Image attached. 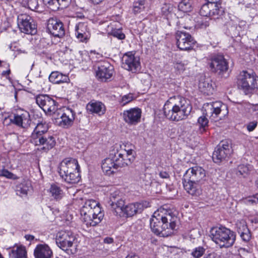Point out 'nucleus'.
Masks as SVG:
<instances>
[{
    "label": "nucleus",
    "mask_w": 258,
    "mask_h": 258,
    "mask_svg": "<svg viewBox=\"0 0 258 258\" xmlns=\"http://www.w3.org/2000/svg\"><path fill=\"white\" fill-rule=\"evenodd\" d=\"M205 251V249L204 247L199 246L193 250L191 254L195 258H200L204 254Z\"/></svg>",
    "instance_id": "c03bdc74"
},
{
    "label": "nucleus",
    "mask_w": 258,
    "mask_h": 258,
    "mask_svg": "<svg viewBox=\"0 0 258 258\" xmlns=\"http://www.w3.org/2000/svg\"><path fill=\"white\" fill-rule=\"evenodd\" d=\"M257 125V122L256 121H252L248 122L246 125L247 131L249 132H252L254 130Z\"/></svg>",
    "instance_id": "864d4df0"
},
{
    "label": "nucleus",
    "mask_w": 258,
    "mask_h": 258,
    "mask_svg": "<svg viewBox=\"0 0 258 258\" xmlns=\"http://www.w3.org/2000/svg\"><path fill=\"white\" fill-rule=\"evenodd\" d=\"M211 254H208L207 255H205L203 258H211Z\"/></svg>",
    "instance_id": "774afa93"
},
{
    "label": "nucleus",
    "mask_w": 258,
    "mask_h": 258,
    "mask_svg": "<svg viewBox=\"0 0 258 258\" xmlns=\"http://www.w3.org/2000/svg\"><path fill=\"white\" fill-rule=\"evenodd\" d=\"M81 215L84 223L87 227L96 226L104 217L99 203L93 200L85 202L81 210Z\"/></svg>",
    "instance_id": "7ed1b4c3"
},
{
    "label": "nucleus",
    "mask_w": 258,
    "mask_h": 258,
    "mask_svg": "<svg viewBox=\"0 0 258 258\" xmlns=\"http://www.w3.org/2000/svg\"><path fill=\"white\" fill-rule=\"evenodd\" d=\"M212 72L222 74L228 69V62L223 55L216 54L211 57L209 62Z\"/></svg>",
    "instance_id": "9b49d317"
},
{
    "label": "nucleus",
    "mask_w": 258,
    "mask_h": 258,
    "mask_svg": "<svg viewBox=\"0 0 258 258\" xmlns=\"http://www.w3.org/2000/svg\"><path fill=\"white\" fill-rule=\"evenodd\" d=\"M36 102L45 112L55 115L57 109V103L47 95H40L36 97Z\"/></svg>",
    "instance_id": "1a4fd4ad"
},
{
    "label": "nucleus",
    "mask_w": 258,
    "mask_h": 258,
    "mask_svg": "<svg viewBox=\"0 0 258 258\" xmlns=\"http://www.w3.org/2000/svg\"><path fill=\"white\" fill-rule=\"evenodd\" d=\"M87 110L92 114H96L101 116L105 113L106 106L104 103L99 101L92 100L86 106Z\"/></svg>",
    "instance_id": "393cba45"
},
{
    "label": "nucleus",
    "mask_w": 258,
    "mask_h": 258,
    "mask_svg": "<svg viewBox=\"0 0 258 258\" xmlns=\"http://www.w3.org/2000/svg\"><path fill=\"white\" fill-rule=\"evenodd\" d=\"M231 146L226 142H221L213 154V161L217 164L226 160L232 153Z\"/></svg>",
    "instance_id": "9d476101"
},
{
    "label": "nucleus",
    "mask_w": 258,
    "mask_h": 258,
    "mask_svg": "<svg viewBox=\"0 0 258 258\" xmlns=\"http://www.w3.org/2000/svg\"><path fill=\"white\" fill-rule=\"evenodd\" d=\"M75 35L80 41L87 42L90 36L87 24L85 23L77 24L75 27Z\"/></svg>",
    "instance_id": "b1692460"
},
{
    "label": "nucleus",
    "mask_w": 258,
    "mask_h": 258,
    "mask_svg": "<svg viewBox=\"0 0 258 258\" xmlns=\"http://www.w3.org/2000/svg\"><path fill=\"white\" fill-rule=\"evenodd\" d=\"M123 154L128 159L129 162L133 163L135 159L136 152L132 149H124Z\"/></svg>",
    "instance_id": "37998d69"
},
{
    "label": "nucleus",
    "mask_w": 258,
    "mask_h": 258,
    "mask_svg": "<svg viewBox=\"0 0 258 258\" xmlns=\"http://www.w3.org/2000/svg\"><path fill=\"white\" fill-rule=\"evenodd\" d=\"M10 258H27L25 247L21 245H15L9 249Z\"/></svg>",
    "instance_id": "473e14b6"
},
{
    "label": "nucleus",
    "mask_w": 258,
    "mask_h": 258,
    "mask_svg": "<svg viewBox=\"0 0 258 258\" xmlns=\"http://www.w3.org/2000/svg\"><path fill=\"white\" fill-rule=\"evenodd\" d=\"M47 28L49 32L54 37L61 38L64 35L63 24L60 21L51 18L48 21Z\"/></svg>",
    "instance_id": "aec40b11"
},
{
    "label": "nucleus",
    "mask_w": 258,
    "mask_h": 258,
    "mask_svg": "<svg viewBox=\"0 0 258 258\" xmlns=\"http://www.w3.org/2000/svg\"><path fill=\"white\" fill-rule=\"evenodd\" d=\"M174 9L171 4H165L161 8V12L164 15L168 16L173 12Z\"/></svg>",
    "instance_id": "a18cd8bd"
},
{
    "label": "nucleus",
    "mask_w": 258,
    "mask_h": 258,
    "mask_svg": "<svg viewBox=\"0 0 258 258\" xmlns=\"http://www.w3.org/2000/svg\"><path fill=\"white\" fill-rule=\"evenodd\" d=\"M176 39L177 47L183 50L191 49L196 42L189 33L184 31H177Z\"/></svg>",
    "instance_id": "4468645a"
},
{
    "label": "nucleus",
    "mask_w": 258,
    "mask_h": 258,
    "mask_svg": "<svg viewBox=\"0 0 258 258\" xmlns=\"http://www.w3.org/2000/svg\"><path fill=\"white\" fill-rule=\"evenodd\" d=\"M222 106L223 104L220 101L206 103L203 106V114L212 120L216 121L221 112Z\"/></svg>",
    "instance_id": "f3484780"
},
{
    "label": "nucleus",
    "mask_w": 258,
    "mask_h": 258,
    "mask_svg": "<svg viewBox=\"0 0 258 258\" xmlns=\"http://www.w3.org/2000/svg\"><path fill=\"white\" fill-rule=\"evenodd\" d=\"M238 108H241V109H243V110H245V111L246 112H250L251 111V108L252 107H249V108H243L242 107H241V106H240L239 107H238Z\"/></svg>",
    "instance_id": "0e129e2a"
},
{
    "label": "nucleus",
    "mask_w": 258,
    "mask_h": 258,
    "mask_svg": "<svg viewBox=\"0 0 258 258\" xmlns=\"http://www.w3.org/2000/svg\"><path fill=\"white\" fill-rule=\"evenodd\" d=\"M207 116L204 114L200 116L198 120V124L199 125L200 131L202 133L205 132L208 126L209 120Z\"/></svg>",
    "instance_id": "a19ab883"
},
{
    "label": "nucleus",
    "mask_w": 258,
    "mask_h": 258,
    "mask_svg": "<svg viewBox=\"0 0 258 258\" xmlns=\"http://www.w3.org/2000/svg\"><path fill=\"white\" fill-rule=\"evenodd\" d=\"M224 12L221 7L214 2H208L203 5L200 11V14L204 17L218 18Z\"/></svg>",
    "instance_id": "dca6fc26"
},
{
    "label": "nucleus",
    "mask_w": 258,
    "mask_h": 258,
    "mask_svg": "<svg viewBox=\"0 0 258 258\" xmlns=\"http://www.w3.org/2000/svg\"><path fill=\"white\" fill-rule=\"evenodd\" d=\"M143 209V206L142 204L136 203H132L126 205L125 207L123 206L122 211L119 215L124 213L128 217H132L138 212H141Z\"/></svg>",
    "instance_id": "c756f323"
},
{
    "label": "nucleus",
    "mask_w": 258,
    "mask_h": 258,
    "mask_svg": "<svg viewBox=\"0 0 258 258\" xmlns=\"http://www.w3.org/2000/svg\"><path fill=\"white\" fill-rule=\"evenodd\" d=\"M182 183L185 190L190 195L199 197L202 194L201 185L204 183L184 180L183 178Z\"/></svg>",
    "instance_id": "4be33fe9"
},
{
    "label": "nucleus",
    "mask_w": 258,
    "mask_h": 258,
    "mask_svg": "<svg viewBox=\"0 0 258 258\" xmlns=\"http://www.w3.org/2000/svg\"><path fill=\"white\" fill-rule=\"evenodd\" d=\"M241 203L248 206L256 205L255 200L254 199L253 196L241 200Z\"/></svg>",
    "instance_id": "09e8293b"
},
{
    "label": "nucleus",
    "mask_w": 258,
    "mask_h": 258,
    "mask_svg": "<svg viewBox=\"0 0 258 258\" xmlns=\"http://www.w3.org/2000/svg\"><path fill=\"white\" fill-rule=\"evenodd\" d=\"M89 2L94 5H98L101 3L104 0H88Z\"/></svg>",
    "instance_id": "13d9d810"
},
{
    "label": "nucleus",
    "mask_w": 258,
    "mask_h": 258,
    "mask_svg": "<svg viewBox=\"0 0 258 258\" xmlns=\"http://www.w3.org/2000/svg\"><path fill=\"white\" fill-rule=\"evenodd\" d=\"M178 10L184 13L190 12L192 9L190 0H182L178 4Z\"/></svg>",
    "instance_id": "ea45409f"
},
{
    "label": "nucleus",
    "mask_w": 258,
    "mask_h": 258,
    "mask_svg": "<svg viewBox=\"0 0 258 258\" xmlns=\"http://www.w3.org/2000/svg\"><path fill=\"white\" fill-rule=\"evenodd\" d=\"M133 99V96L132 94H129L123 96L121 99V103L122 105H125L127 103L132 101Z\"/></svg>",
    "instance_id": "3c124183"
},
{
    "label": "nucleus",
    "mask_w": 258,
    "mask_h": 258,
    "mask_svg": "<svg viewBox=\"0 0 258 258\" xmlns=\"http://www.w3.org/2000/svg\"><path fill=\"white\" fill-rule=\"evenodd\" d=\"M159 176L163 179H168L170 177L169 174L164 171H161L159 173Z\"/></svg>",
    "instance_id": "4d7b16f0"
},
{
    "label": "nucleus",
    "mask_w": 258,
    "mask_h": 258,
    "mask_svg": "<svg viewBox=\"0 0 258 258\" xmlns=\"http://www.w3.org/2000/svg\"><path fill=\"white\" fill-rule=\"evenodd\" d=\"M249 170V167L247 165H240L237 167V172L236 173L238 175H243L247 174Z\"/></svg>",
    "instance_id": "49530a36"
},
{
    "label": "nucleus",
    "mask_w": 258,
    "mask_h": 258,
    "mask_svg": "<svg viewBox=\"0 0 258 258\" xmlns=\"http://www.w3.org/2000/svg\"><path fill=\"white\" fill-rule=\"evenodd\" d=\"M11 121L16 125L23 128L27 127L31 122L30 115L27 111H24L20 114H15L14 118L11 119Z\"/></svg>",
    "instance_id": "a878e982"
},
{
    "label": "nucleus",
    "mask_w": 258,
    "mask_h": 258,
    "mask_svg": "<svg viewBox=\"0 0 258 258\" xmlns=\"http://www.w3.org/2000/svg\"><path fill=\"white\" fill-rule=\"evenodd\" d=\"M111 157H112L115 163L116 168L119 167H123L130 165L132 163L129 162L128 159L124 160L123 157H125V154L119 152L118 151H112L111 153Z\"/></svg>",
    "instance_id": "7c9ffc66"
},
{
    "label": "nucleus",
    "mask_w": 258,
    "mask_h": 258,
    "mask_svg": "<svg viewBox=\"0 0 258 258\" xmlns=\"http://www.w3.org/2000/svg\"><path fill=\"white\" fill-rule=\"evenodd\" d=\"M126 258H139V256L134 253L128 254Z\"/></svg>",
    "instance_id": "680f3d73"
},
{
    "label": "nucleus",
    "mask_w": 258,
    "mask_h": 258,
    "mask_svg": "<svg viewBox=\"0 0 258 258\" xmlns=\"http://www.w3.org/2000/svg\"><path fill=\"white\" fill-rule=\"evenodd\" d=\"M76 237L72 231L61 230L59 231L56 236V243L64 251L69 250L73 246Z\"/></svg>",
    "instance_id": "6e6552de"
},
{
    "label": "nucleus",
    "mask_w": 258,
    "mask_h": 258,
    "mask_svg": "<svg viewBox=\"0 0 258 258\" xmlns=\"http://www.w3.org/2000/svg\"><path fill=\"white\" fill-rule=\"evenodd\" d=\"M21 3L24 7L28 8L32 11H38L39 4L38 0H21Z\"/></svg>",
    "instance_id": "58836bf2"
},
{
    "label": "nucleus",
    "mask_w": 258,
    "mask_h": 258,
    "mask_svg": "<svg viewBox=\"0 0 258 258\" xmlns=\"http://www.w3.org/2000/svg\"><path fill=\"white\" fill-rule=\"evenodd\" d=\"M48 124L46 122H41L38 123L31 134L30 141L50 134L48 132Z\"/></svg>",
    "instance_id": "cd10ccee"
},
{
    "label": "nucleus",
    "mask_w": 258,
    "mask_h": 258,
    "mask_svg": "<svg viewBox=\"0 0 258 258\" xmlns=\"http://www.w3.org/2000/svg\"><path fill=\"white\" fill-rule=\"evenodd\" d=\"M104 241L106 243H111L113 242V239L110 237H106L104 239Z\"/></svg>",
    "instance_id": "e2e57ef3"
},
{
    "label": "nucleus",
    "mask_w": 258,
    "mask_h": 258,
    "mask_svg": "<svg viewBox=\"0 0 258 258\" xmlns=\"http://www.w3.org/2000/svg\"><path fill=\"white\" fill-rule=\"evenodd\" d=\"M59 173L61 177L69 183H78L80 179V166L77 160L66 158L60 163Z\"/></svg>",
    "instance_id": "20e7f679"
},
{
    "label": "nucleus",
    "mask_w": 258,
    "mask_h": 258,
    "mask_svg": "<svg viewBox=\"0 0 258 258\" xmlns=\"http://www.w3.org/2000/svg\"><path fill=\"white\" fill-rule=\"evenodd\" d=\"M212 81L209 78L202 77L201 78L199 84L200 91L204 94L210 95L213 94L214 87L212 86Z\"/></svg>",
    "instance_id": "c85d7f7f"
},
{
    "label": "nucleus",
    "mask_w": 258,
    "mask_h": 258,
    "mask_svg": "<svg viewBox=\"0 0 258 258\" xmlns=\"http://www.w3.org/2000/svg\"><path fill=\"white\" fill-rule=\"evenodd\" d=\"M57 122L59 126L67 128L71 126L74 122L76 115L75 112L68 107H63L58 109L55 112Z\"/></svg>",
    "instance_id": "0eeeda50"
},
{
    "label": "nucleus",
    "mask_w": 258,
    "mask_h": 258,
    "mask_svg": "<svg viewBox=\"0 0 258 258\" xmlns=\"http://www.w3.org/2000/svg\"><path fill=\"white\" fill-rule=\"evenodd\" d=\"M110 200L111 208L114 210L116 215L122 211L124 201L121 199V195L119 190H116L110 194Z\"/></svg>",
    "instance_id": "5701e85b"
},
{
    "label": "nucleus",
    "mask_w": 258,
    "mask_h": 258,
    "mask_svg": "<svg viewBox=\"0 0 258 258\" xmlns=\"http://www.w3.org/2000/svg\"><path fill=\"white\" fill-rule=\"evenodd\" d=\"M31 188V184L28 181H23L18 184L16 187V194L21 197L26 196L28 191Z\"/></svg>",
    "instance_id": "f704fd0d"
},
{
    "label": "nucleus",
    "mask_w": 258,
    "mask_h": 258,
    "mask_svg": "<svg viewBox=\"0 0 258 258\" xmlns=\"http://www.w3.org/2000/svg\"><path fill=\"white\" fill-rule=\"evenodd\" d=\"M253 196V197L254 198V199L255 200L256 204H258V193H256Z\"/></svg>",
    "instance_id": "69168bd1"
},
{
    "label": "nucleus",
    "mask_w": 258,
    "mask_h": 258,
    "mask_svg": "<svg viewBox=\"0 0 258 258\" xmlns=\"http://www.w3.org/2000/svg\"><path fill=\"white\" fill-rule=\"evenodd\" d=\"M238 81L239 88L246 95H251L258 89V76L254 72L242 71Z\"/></svg>",
    "instance_id": "423d86ee"
},
{
    "label": "nucleus",
    "mask_w": 258,
    "mask_h": 258,
    "mask_svg": "<svg viewBox=\"0 0 258 258\" xmlns=\"http://www.w3.org/2000/svg\"><path fill=\"white\" fill-rule=\"evenodd\" d=\"M10 73H11L10 70H7L5 71H3L2 75V76L6 77L7 78L8 77V76H9Z\"/></svg>",
    "instance_id": "052dcab7"
},
{
    "label": "nucleus",
    "mask_w": 258,
    "mask_h": 258,
    "mask_svg": "<svg viewBox=\"0 0 258 258\" xmlns=\"http://www.w3.org/2000/svg\"><path fill=\"white\" fill-rule=\"evenodd\" d=\"M35 258H50L52 251L46 244H40L36 246L34 251Z\"/></svg>",
    "instance_id": "bb28decb"
},
{
    "label": "nucleus",
    "mask_w": 258,
    "mask_h": 258,
    "mask_svg": "<svg viewBox=\"0 0 258 258\" xmlns=\"http://www.w3.org/2000/svg\"><path fill=\"white\" fill-rule=\"evenodd\" d=\"M49 80L53 84H59L67 82L69 79L66 75H64L58 72H53L49 75Z\"/></svg>",
    "instance_id": "c9c22d12"
},
{
    "label": "nucleus",
    "mask_w": 258,
    "mask_h": 258,
    "mask_svg": "<svg viewBox=\"0 0 258 258\" xmlns=\"http://www.w3.org/2000/svg\"><path fill=\"white\" fill-rule=\"evenodd\" d=\"M51 196L56 200H60L63 197L62 190L56 184H52L49 188Z\"/></svg>",
    "instance_id": "4c0bfd02"
},
{
    "label": "nucleus",
    "mask_w": 258,
    "mask_h": 258,
    "mask_svg": "<svg viewBox=\"0 0 258 258\" xmlns=\"http://www.w3.org/2000/svg\"><path fill=\"white\" fill-rule=\"evenodd\" d=\"M237 232L243 241H248L250 240V233L245 224H240L239 226L237 227Z\"/></svg>",
    "instance_id": "e433bc0d"
},
{
    "label": "nucleus",
    "mask_w": 258,
    "mask_h": 258,
    "mask_svg": "<svg viewBox=\"0 0 258 258\" xmlns=\"http://www.w3.org/2000/svg\"><path fill=\"white\" fill-rule=\"evenodd\" d=\"M25 238L27 240L32 241L34 239L35 237L33 235L28 234L25 236Z\"/></svg>",
    "instance_id": "bf43d9fd"
},
{
    "label": "nucleus",
    "mask_w": 258,
    "mask_h": 258,
    "mask_svg": "<svg viewBox=\"0 0 258 258\" xmlns=\"http://www.w3.org/2000/svg\"><path fill=\"white\" fill-rule=\"evenodd\" d=\"M239 105L241 106L243 108L252 107L251 111H255L258 109L257 105L251 104L248 102H243L242 103L239 104Z\"/></svg>",
    "instance_id": "603ef678"
},
{
    "label": "nucleus",
    "mask_w": 258,
    "mask_h": 258,
    "mask_svg": "<svg viewBox=\"0 0 258 258\" xmlns=\"http://www.w3.org/2000/svg\"><path fill=\"white\" fill-rule=\"evenodd\" d=\"M210 234L212 240L220 247H229L233 245L235 240L234 232L225 227L212 228Z\"/></svg>",
    "instance_id": "39448f33"
},
{
    "label": "nucleus",
    "mask_w": 258,
    "mask_h": 258,
    "mask_svg": "<svg viewBox=\"0 0 258 258\" xmlns=\"http://www.w3.org/2000/svg\"><path fill=\"white\" fill-rule=\"evenodd\" d=\"M81 55L83 58H84L86 61H87V58L88 59H95V58L99 59L102 56L101 54L97 52L95 50H91L89 53L87 52L82 53Z\"/></svg>",
    "instance_id": "79ce46f5"
},
{
    "label": "nucleus",
    "mask_w": 258,
    "mask_h": 258,
    "mask_svg": "<svg viewBox=\"0 0 258 258\" xmlns=\"http://www.w3.org/2000/svg\"><path fill=\"white\" fill-rule=\"evenodd\" d=\"M178 218L171 209L161 208L155 211L150 220L152 231L156 235L167 237L176 227Z\"/></svg>",
    "instance_id": "f257e3e1"
},
{
    "label": "nucleus",
    "mask_w": 258,
    "mask_h": 258,
    "mask_svg": "<svg viewBox=\"0 0 258 258\" xmlns=\"http://www.w3.org/2000/svg\"><path fill=\"white\" fill-rule=\"evenodd\" d=\"M0 175L6 177L8 178H12L14 175L8 170L4 169L1 171Z\"/></svg>",
    "instance_id": "5fc2aeb1"
},
{
    "label": "nucleus",
    "mask_w": 258,
    "mask_h": 258,
    "mask_svg": "<svg viewBox=\"0 0 258 258\" xmlns=\"http://www.w3.org/2000/svg\"><path fill=\"white\" fill-rule=\"evenodd\" d=\"M103 171L107 175H111L115 172L117 169L112 157H111V153L109 157L105 158L102 162L101 165Z\"/></svg>",
    "instance_id": "72a5a7b5"
},
{
    "label": "nucleus",
    "mask_w": 258,
    "mask_h": 258,
    "mask_svg": "<svg viewBox=\"0 0 258 258\" xmlns=\"http://www.w3.org/2000/svg\"><path fill=\"white\" fill-rule=\"evenodd\" d=\"M113 70V67L108 62H105L98 67L96 72V76L100 81L106 82L112 77Z\"/></svg>",
    "instance_id": "412c9836"
},
{
    "label": "nucleus",
    "mask_w": 258,
    "mask_h": 258,
    "mask_svg": "<svg viewBox=\"0 0 258 258\" xmlns=\"http://www.w3.org/2000/svg\"><path fill=\"white\" fill-rule=\"evenodd\" d=\"M141 63L139 56L133 52L126 53L122 57V67L133 73H136L140 69Z\"/></svg>",
    "instance_id": "ddd939ff"
},
{
    "label": "nucleus",
    "mask_w": 258,
    "mask_h": 258,
    "mask_svg": "<svg viewBox=\"0 0 258 258\" xmlns=\"http://www.w3.org/2000/svg\"><path fill=\"white\" fill-rule=\"evenodd\" d=\"M175 68L179 71H183L184 70V65L183 63L181 62H177L175 64Z\"/></svg>",
    "instance_id": "6e6d98bb"
},
{
    "label": "nucleus",
    "mask_w": 258,
    "mask_h": 258,
    "mask_svg": "<svg viewBox=\"0 0 258 258\" xmlns=\"http://www.w3.org/2000/svg\"><path fill=\"white\" fill-rule=\"evenodd\" d=\"M142 110L139 108H133L124 110L122 118L125 123L129 125H135L140 122Z\"/></svg>",
    "instance_id": "a211bd4d"
},
{
    "label": "nucleus",
    "mask_w": 258,
    "mask_h": 258,
    "mask_svg": "<svg viewBox=\"0 0 258 258\" xmlns=\"http://www.w3.org/2000/svg\"><path fill=\"white\" fill-rule=\"evenodd\" d=\"M18 25L21 31L25 34L33 35L37 32L33 19L26 14L18 16Z\"/></svg>",
    "instance_id": "f8f14e48"
},
{
    "label": "nucleus",
    "mask_w": 258,
    "mask_h": 258,
    "mask_svg": "<svg viewBox=\"0 0 258 258\" xmlns=\"http://www.w3.org/2000/svg\"><path fill=\"white\" fill-rule=\"evenodd\" d=\"M43 2L44 5L50 9L56 11L67 7L70 3V0H43Z\"/></svg>",
    "instance_id": "2f4dec72"
},
{
    "label": "nucleus",
    "mask_w": 258,
    "mask_h": 258,
    "mask_svg": "<svg viewBox=\"0 0 258 258\" xmlns=\"http://www.w3.org/2000/svg\"><path fill=\"white\" fill-rule=\"evenodd\" d=\"M111 34L120 40L125 38V35L120 30H113L111 31Z\"/></svg>",
    "instance_id": "8fccbe9b"
},
{
    "label": "nucleus",
    "mask_w": 258,
    "mask_h": 258,
    "mask_svg": "<svg viewBox=\"0 0 258 258\" xmlns=\"http://www.w3.org/2000/svg\"><path fill=\"white\" fill-rule=\"evenodd\" d=\"M191 110L192 106L189 101L180 96L170 98L163 107L164 114L166 117L174 121L186 119Z\"/></svg>",
    "instance_id": "f03ea898"
},
{
    "label": "nucleus",
    "mask_w": 258,
    "mask_h": 258,
    "mask_svg": "<svg viewBox=\"0 0 258 258\" xmlns=\"http://www.w3.org/2000/svg\"><path fill=\"white\" fill-rule=\"evenodd\" d=\"M183 178L184 180L204 183L206 179V171L200 166H195L186 171Z\"/></svg>",
    "instance_id": "2eb2a0df"
},
{
    "label": "nucleus",
    "mask_w": 258,
    "mask_h": 258,
    "mask_svg": "<svg viewBox=\"0 0 258 258\" xmlns=\"http://www.w3.org/2000/svg\"><path fill=\"white\" fill-rule=\"evenodd\" d=\"M208 25H209L208 23L206 22L205 24L202 23L201 25V28H206Z\"/></svg>",
    "instance_id": "338daca9"
},
{
    "label": "nucleus",
    "mask_w": 258,
    "mask_h": 258,
    "mask_svg": "<svg viewBox=\"0 0 258 258\" xmlns=\"http://www.w3.org/2000/svg\"><path fill=\"white\" fill-rule=\"evenodd\" d=\"M144 3L143 1H140L134 3L133 5V11L135 14L139 13L141 10L143 9Z\"/></svg>",
    "instance_id": "de8ad7c7"
},
{
    "label": "nucleus",
    "mask_w": 258,
    "mask_h": 258,
    "mask_svg": "<svg viewBox=\"0 0 258 258\" xmlns=\"http://www.w3.org/2000/svg\"><path fill=\"white\" fill-rule=\"evenodd\" d=\"M30 141L35 146H42L41 149L45 152L52 149L56 144L54 138L50 134L46 135V136H42Z\"/></svg>",
    "instance_id": "6ab92c4d"
}]
</instances>
